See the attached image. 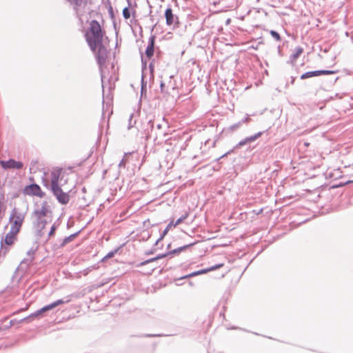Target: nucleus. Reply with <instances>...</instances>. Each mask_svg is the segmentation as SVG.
Here are the masks:
<instances>
[{
	"instance_id": "473e14b6",
	"label": "nucleus",
	"mask_w": 353,
	"mask_h": 353,
	"mask_svg": "<svg viewBox=\"0 0 353 353\" xmlns=\"http://www.w3.org/2000/svg\"><path fill=\"white\" fill-rule=\"evenodd\" d=\"M337 72L336 70H319V74L321 75H330L336 74Z\"/></svg>"
},
{
	"instance_id": "a19ab883",
	"label": "nucleus",
	"mask_w": 353,
	"mask_h": 353,
	"mask_svg": "<svg viewBox=\"0 0 353 353\" xmlns=\"http://www.w3.org/2000/svg\"><path fill=\"white\" fill-rule=\"evenodd\" d=\"M71 4H74L76 6H80L82 4V0H67Z\"/></svg>"
},
{
	"instance_id": "20e7f679",
	"label": "nucleus",
	"mask_w": 353,
	"mask_h": 353,
	"mask_svg": "<svg viewBox=\"0 0 353 353\" xmlns=\"http://www.w3.org/2000/svg\"><path fill=\"white\" fill-rule=\"evenodd\" d=\"M154 129V119L153 115H147L141 121V130L145 135L147 140L154 137L153 131Z\"/></svg>"
},
{
	"instance_id": "9b49d317",
	"label": "nucleus",
	"mask_w": 353,
	"mask_h": 353,
	"mask_svg": "<svg viewBox=\"0 0 353 353\" xmlns=\"http://www.w3.org/2000/svg\"><path fill=\"white\" fill-rule=\"evenodd\" d=\"M156 35L151 34L148 39V46L145 54L148 59H150L154 54Z\"/></svg>"
},
{
	"instance_id": "7c9ffc66",
	"label": "nucleus",
	"mask_w": 353,
	"mask_h": 353,
	"mask_svg": "<svg viewBox=\"0 0 353 353\" xmlns=\"http://www.w3.org/2000/svg\"><path fill=\"white\" fill-rule=\"evenodd\" d=\"M270 34L276 41H281V37L277 31L271 30L270 31Z\"/></svg>"
},
{
	"instance_id": "4c0bfd02",
	"label": "nucleus",
	"mask_w": 353,
	"mask_h": 353,
	"mask_svg": "<svg viewBox=\"0 0 353 353\" xmlns=\"http://www.w3.org/2000/svg\"><path fill=\"white\" fill-rule=\"evenodd\" d=\"M165 336V335L163 334H145L143 335L142 336L152 338V337H161V336Z\"/></svg>"
},
{
	"instance_id": "a18cd8bd",
	"label": "nucleus",
	"mask_w": 353,
	"mask_h": 353,
	"mask_svg": "<svg viewBox=\"0 0 353 353\" xmlns=\"http://www.w3.org/2000/svg\"><path fill=\"white\" fill-rule=\"evenodd\" d=\"M352 182V181H347L345 183H339V184L334 185L332 187L333 188L341 187V186H343V185H344L345 184H348V183H350Z\"/></svg>"
},
{
	"instance_id": "6e6552de",
	"label": "nucleus",
	"mask_w": 353,
	"mask_h": 353,
	"mask_svg": "<svg viewBox=\"0 0 353 353\" xmlns=\"http://www.w3.org/2000/svg\"><path fill=\"white\" fill-rule=\"evenodd\" d=\"M165 23L167 26H174V28L179 27V21L177 15L173 13L171 6L169 5L164 12Z\"/></svg>"
},
{
	"instance_id": "a211bd4d",
	"label": "nucleus",
	"mask_w": 353,
	"mask_h": 353,
	"mask_svg": "<svg viewBox=\"0 0 353 353\" xmlns=\"http://www.w3.org/2000/svg\"><path fill=\"white\" fill-rule=\"evenodd\" d=\"M59 176H60V172H52L51 174V184L50 190L53 189L54 188L59 187Z\"/></svg>"
},
{
	"instance_id": "79ce46f5",
	"label": "nucleus",
	"mask_w": 353,
	"mask_h": 353,
	"mask_svg": "<svg viewBox=\"0 0 353 353\" xmlns=\"http://www.w3.org/2000/svg\"><path fill=\"white\" fill-rule=\"evenodd\" d=\"M250 121H251V118H250V115L249 114H246V116L241 120V123H242V124L243 123H248Z\"/></svg>"
},
{
	"instance_id": "f704fd0d",
	"label": "nucleus",
	"mask_w": 353,
	"mask_h": 353,
	"mask_svg": "<svg viewBox=\"0 0 353 353\" xmlns=\"http://www.w3.org/2000/svg\"><path fill=\"white\" fill-rule=\"evenodd\" d=\"M141 71L142 74H144V72L147 70V61L143 58V54H141Z\"/></svg>"
},
{
	"instance_id": "2f4dec72",
	"label": "nucleus",
	"mask_w": 353,
	"mask_h": 353,
	"mask_svg": "<svg viewBox=\"0 0 353 353\" xmlns=\"http://www.w3.org/2000/svg\"><path fill=\"white\" fill-rule=\"evenodd\" d=\"M223 266V263H218V264L212 265V266H211L210 268H205V270L206 271V273H208L209 272L214 271V270H216L217 269H219L220 268H221Z\"/></svg>"
},
{
	"instance_id": "72a5a7b5",
	"label": "nucleus",
	"mask_w": 353,
	"mask_h": 353,
	"mask_svg": "<svg viewBox=\"0 0 353 353\" xmlns=\"http://www.w3.org/2000/svg\"><path fill=\"white\" fill-rule=\"evenodd\" d=\"M157 259H155V256L154 257H152V258H150L149 259H147V260H145L139 263H138L137 265V267H141V266H143V265H145L150 263H152V262H154V261H156Z\"/></svg>"
},
{
	"instance_id": "6ab92c4d",
	"label": "nucleus",
	"mask_w": 353,
	"mask_h": 353,
	"mask_svg": "<svg viewBox=\"0 0 353 353\" xmlns=\"http://www.w3.org/2000/svg\"><path fill=\"white\" fill-rule=\"evenodd\" d=\"M125 245V243L120 245L119 247L116 248L113 250L110 251L105 256H103L101 259V262H105L109 259L112 258L117 253H118Z\"/></svg>"
},
{
	"instance_id": "58836bf2",
	"label": "nucleus",
	"mask_w": 353,
	"mask_h": 353,
	"mask_svg": "<svg viewBox=\"0 0 353 353\" xmlns=\"http://www.w3.org/2000/svg\"><path fill=\"white\" fill-rule=\"evenodd\" d=\"M170 256V253H169V251L165 252V253H163V254H159L158 255H157L155 256V259L159 260V259H163L166 256Z\"/></svg>"
},
{
	"instance_id": "ea45409f",
	"label": "nucleus",
	"mask_w": 353,
	"mask_h": 353,
	"mask_svg": "<svg viewBox=\"0 0 353 353\" xmlns=\"http://www.w3.org/2000/svg\"><path fill=\"white\" fill-rule=\"evenodd\" d=\"M141 88H147V81L145 80V74H141Z\"/></svg>"
},
{
	"instance_id": "c9c22d12",
	"label": "nucleus",
	"mask_w": 353,
	"mask_h": 353,
	"mask_svg": "<svg viewBox=\"0 0 353 353\" xmlns=\"http://www.w3.org/2000/svg\"><path fill=\"white\" fill-rule=\"evenodd\" d=\"M133 117H134V114L132 113L130 114L129 120H128V129H131L132 127L134 126V125L136 123V120L133 121Z\"/></svg>"
},
{
	"instance_id": "aec40b11",
	"label": "nucleus",
	"mask_w": 353,
	"mask_h": 353,
	"mask_svg": "<svg viewBox=\"0 0 353 353\" xmlns=\"http://www.w3.org/2000/svg\"><path fill=\"white\" fill-rule=\"evenodd\" d=\"M107 112L108 114V119H109L110 115L112 114V103H110V102L105 103L103 99V100L102 117H103Z\"/></svg>"
},
{
	"instance_id": "c85d7f7f",
	"label": "nucleus",
	"mask_w": 353,
	"mask_h": 353,
	"mask_svg": "<svg viewBox=\"0 0 353 353\" xmlns=\"http://www.w3.org/2000/svg\"><path fill=\"white\" fill-rule=\"evenodd\" d=\"M57 228H58V225H56L55 223L51 226L50 230L48 234V239L46 240V242H47L51 236H53L55 234V232L57 230Z\"/></svg>"
},
{
	"instance_id": "412c9836",
	"label": "nucleus",
	"mask_w": 353,
	"mask_h": 353,
	"mask_svg": "<svg viewBox=\"0 0 353 353\" xmlns=\"http://www.w3.org/2000/svg\"><path fill=\"white\" fill-rule=\"evenodd\" d=\"M47 223L48 222L46 219L43 218H36V221H34L33 225L35 228L44 229Z\"/></svg>"
},
{
	"instance_id": "cd10ccee",
	"label": "nucleus",
	"mask_w": 353,
	"mask_h": 353,
	"mask_svg": "<svg viewBox=\"0 0 353 353\" xmlns=\"http://www.w3.org/2000/svg\"><path fill=\"white\" fill-rule=\"evenodd\" d=\"M174 226V220L172 219L170 222L167 225L165 228L161 233V239H163L164 237L167 235L170 228Z\"/></svg>"
},
{
	"instance_id": "774afa93",
	"label": "nucleus",
	"mask_w": 353,
	"mask_h": 353,
	"mask_svg": "<svg viewBox=\"0 0 353 353\" xmlns=\"http://www.w3.org/2000/svg\"><path fill=\"white\" fill-rule=\"evenodd\" d=\"M338 79H339V77H336V78L334 79V82H336Z\"/></svg>"
},
{
	"instance_id": "49530a36",
	"label": "nucleus",
	"mask_w": 353,
	"mask_h": 353,
	"mask_svg": "<svg viewBox=\"0 0 353 353\" xmlns=\"http://www.w3.org/2000/svg\"><path fill=\"white\" fill-rule=\"evenodd\" d=\"M149 69H150V72L151 74L153 76V72H154V64H153L152 62H151L149 64Z\"/></svg>"
},
{
	"instance_id": "4be33fe9",
	"label": "nucleus",
	"mask_w": 353,
	"mask_h": 353,
	"mask_svg": "<svg viewBox=\"0 0 353 353\" xmlns=\"http://www.w3.org/2000/svg\"><path fill=\"white\" fill-rule=\"evenodd\" d=\"M320 76L319 74V70H313V71H308L306 72L301 75V79H306L314 77H319Z\"/></svg>"
},
{
	"instance_id": "a878e982",
	"label": "nucleus",
	"mask_w": 353,
	"mask_h": 353,
	"mask_svg": "<svg viewBox=\"0 0 353 353\" xmlns=\"http://www.w3.org/2000/svg\"><path fill=\"white\" fill-rule=\"evenodd\" d=\"M128 6L123 9V17L125 19H128L131 16L130 6H131V1L127 0Z\"/></svg>"
},
{
	"instance_id": "3c124183",
	"label": "nucleus",
	"mask_w": 353,
	"mask_h": 353,
	"mask_svg": "<svg viewBox=\"0 0 353 353\" xmlns=\"http://www.w3.org/2000/svg\"><path fill=\"white\" fill-rule=\"evenodd\" d=\"M256 214L259 215L263 212V208L259 209V210H254L253 211Z\"/></svg>"
},
{
	"instance_id": "69168bd1",
	"label": "nucleus",
	"mask_w": 353,
	"mask_h": 353,
	"mask_svg": "<svg viewBox=\"0 0 353 353\" xmlns=\"http://www.w3.org/2000/svg\"><path fill=\"white\" fill-rule=\"evenodd\" d=\"M220 315H224V312H220Z\"/></svg>"
},
{
	"instance_id": "ddd939ff",
	"label": "nucleus",
	"mask_w": 353,
	"mask_h": 353,
	"mask_svg": "<svg viewBox=\"0 0 353 353\" xmlns=\"http://www.w3.org/2000/svg\"><path fill=\"white\" fill-rule=\"evenodd\" d=\"M49 212L48 208V202L43 201L41 205V209H37L34 210L32 212V215L34 216L36 218H43L46 216Z\"/></svg>"
},
{
	"instance_id": "e2e57ef3",
	"label": "nucleus",
	"mask_w": 353,
	"mask_h": 353,
	"mask_svg": "<svg viewBox=\"0 0 353 353\" xmlns=\"http://www.w3.org/2000/svg\"><path fill=\"white\" fill-rule=\"evenodd\" d=\"M177 285H181L182 283H181V281H179V283H176Z\"/></svg>"
},
{
	"instance_id": "c03bdc74",
	"label": "nucleus",
	"mask_w": 353,
	"mask_h": 353,
	"mask_svg": "<svg viewBox=\"0 0 353 353\" xmlns=\"http://www.w3.org/2000/svg\"><path fill=\"white\" fill-rule=\"evenodd\" d=\"M147 93V88H141V99L145 97Z\"/></svg>"
},
{
	"instance_id": "09e8293b",
	"label": "nucleus",
	"mask_w": 353,
	"mask_h": 353,
	"mask_svg": "<svg viewBox=\"0 0 353 353\" xmlns=\"http://www.w3.org/2000/svg\"><path fill=\"white\" fill-rule=\"evenodd\" d=\"M155 251H156V249H154V248L151 249V250H150L147 251V252H145V254H146V255L152 254H153Z\"/></svg>"
},
{
	"instance_id": "4d7b16f0",
	"label": "nucleus",
	"mask_w": 353,
	"mask_h": 353,
	"mask_svg": "<svg viewBox=\"0 0 353 353\" xmlns=\"http://www.w3.org/2000/svg\"><path fill=\"white\" fill-rule=\"evenodd\" d=\"M123 165H124V160H123V159H122V160L120 161V163H119V167H121V166H123Z\"/></svg>"
},
{
	"instance_id": "8fccbe9b",
	"label": "nucleus",
	"mask_w": 353,
	"mask_h": 353,
	"mask_svg": "<svg viewBox=\"0 0 353 353\" xmlns=\"http://www.w3.org/2000/svg\"><path fill=\"white\" fill-rule=\"evenodd\" d=\"M14 320L10 321L9 324L6 326V329H8V328L11 327L14 325Z\"/></svg>"
},
{
	"instance_id": "dca6fc26",
	"label": "nucleus",
	"mask_w": 353,
	"mask_h": 353,
	"mask_svg": "<svg viewBox=\"0 0 353 353\" xmlns=\"http://www.w3.org/2000/svg\"><path fill=\"white\" fill-rule=\"evenodd\" d=\"M108 14H109L110 18L113 21V27H114V29L115 30L116 37H117L119 32L117 30V24H116V22H115V16H114L113 8H112V6L111 5V3H110V0H108Z\"/></svg>"
},
{
	"instance_id": "6e6d98bb",
	"label": "nucleus",
	"mask_w": 353,
	"mask_h": 353,
	"mask_svg": "<svg viewBox=\"0 0 353 353\" xmlns=\"http://www.w3.org/2000/svg\"><path fill=\"white\" fill-rule=\"evenodd\" d=\"M335 98L341 99L342 98V95L341 94L336 93L335 94Z\"/></svg>"
},
{
	"instance_id": "0eeeda50",
	"label": "nucleus",
	"mask_w": 353,
	"mask_h": 353,
	"mask_svg": "<svg viewBox=\"0 0 353 353\" xmlns=\"http://www.w3.org/2000/svg\"><path fill=\"white\" fill-rule=\"evenodd\" d=\"M52 194L61 205H66L70 201L69 192H63L61 186L51 189Z\"/></svg>"
},
{
	"instance_id": "b1692460",
	"label": "nucleus",
	"mask_w": 353,
	"mask_h": 353,
	"mask_svg": "<svg viewBox=\"0 0 353 353\" xmlns=\"http://www.w3.org/2000/svg\"><path fill=\"white\" fill-rule=\"evenodd\" d=\"M39 245H36L35 247L32 246L28 252L27 255L30 256V263L29 265H32V261L34 259V255L37 251L38 250Z\"/></svg>"
},
{
	"instance_id": "5fc2aeb1",
	"label": "nucleus",
	"mask_w": 353,
	"mask_h": 353,
	"mask_svg": "<svg viewBox=\"0 0 353 353\" xmlns=\"http://www.w3.org/2000/svg\"><path fill=\"white\" fill-rule=\"evenodd\" d=\"M19 269V266H18V267L17 268V269L15 270V271H14V274H13V276H12V279H14V277L15 276V275H16L17 272H18Z\"/></svg>"
},
{
	"instance_id": "603ef678",
	"label": "nucleus",
	"mask_w": 353,
	"mask_h": 353,
	"mask_svg": "<svg viewBox=\"0 0 353 353\" xmlns=\"http://www.w3.org/2000/svg\"><path fill=\"white\" fill-rule=\"evenodd\" d=\"M277 49H278V54H279V55L280 57H282V56H283V53H282V50H281V46H278V48H277Z\"/></svg>"
},
{
	"instance_id": "052dcab7",
	"label": "nucleus",
	"mask_w": 353,
	"mask_h": 353,
	"mask_svg": "<svg viewBox=\"0 0 353 353\" xmlns=\"http://www.w3.org/2000/svg\"><path fill=\"white\" fill-rule=\"evenodd\" d=\"M171 247V243H170L169 244H168L167 245V249H170Z\"/></svg>"
},
{
	"instance_id": "4468645a",
	"label": "nucleus",
	"mask_w": 353,
	"mask_h": 353,
	"mask_svg": "<svg viewBox=\"0 0 353 353\" xmlns=\"http://www.w3.org/2000/svg\"><path fill=\"white\" fill-rule=\"evenodd\" d=\"M197 241H195L194 242H192V243H190L188 244H185V245H183L182 246H180L177 248H175L174 250H170L169 251V253L170 254V256H173V255H177V254H179L181 252H183V251H185L187 249L194 246V245H196L197 243Z\"/></svg>"
},
{
	"instance_id": "1a4fd4ad",
	"label": "nucleus",
	"mask_w": 353,
	"mask_h": 353,
	"mask_svg": "<svg viewBox=\"0 0 353 353\" xmlns=\"http://www.w3.org/2000/svg\"><path fill=\"white\" fill-rule=\"evenodd\" d=\"M0 165L5 170L9 169L21 170L23 168V163L21 161H16L14 159H9L7 161L0 160Z\"/></svg>"
},
{
	"instance_id": "37998d69",
	"label": "nucleus",
	"mask_w": 353,
	"mask_h": 353,
	"mask_svg": "<svg viewBox=\"0 0 353 353\" xmlns=\"http://www.w3.org/2000/svg\"><path fill=\"white\" fill-rule=\"evenodd\" d=\"M29 263H30V259H23L21 263H20V265H23V264H26L28 268H29L31 265H29Z\"/></svg>"
},
{
	"instance_id": "bf43d9fd",
	"label": "nucleus",
	"mask_w": 353,
	"mask_h": 353,
	"mask_svg": "<svg viewBox=\"0 0 353 353\" xmlns=\"http://www.w3.org/2000/svg\"><path fill=\"white\" fill-rule=\"evenodd\" d=\"M172 1L174 2L175 3V5L176 6H178V2H177V0H172Z\"/></svg>"
},
{
	"instance_id": "bb28decb",
	"label": "nucleus",
	"mask_w": 353,
	"mask_h": 353,
	"mask_svg": "<svg viewBox=\"0 0 353 353\" xmlns=\"http://www.w3.org/2000/svg\"><path fill=\"white\" fill-rule=\"evenodd\" d=\"M156 131H155V133L154 134V137L152 138H154V141L156 142L157 138L159 136H161V135H165V133L161 131V128H162V125L161 123H158L156 125Z\"/></svg>"
},
{
	"instance_id": "39448f33",
	"label": "nucleus",
	"mask_w": 353,
	"mask_h": 353,
	"mask_svg": "<svg viewBox=\"0 0 353 353\" xmlns=\"http://www.w3.org/2000/svg\"><path fill=\"white\" fill-rule=\"evenodd\" d=\"M18 233L10 230L8 233L6 234L4 237H2L0 242L1 250H3V254L5 256L6 253L8 252V248L6 247H3V244L7 246H10L14 244V241L17 239Z\"/></svg>"
},
{
	"instance_id": "13d9d810",
	"label": "nucleus",
	"mask_w": 353,
	"mask_h": 353,
	"mask_svg": "<svg viewBox=\"0 0 353 353\" xmlns=\"http://www.w3.org/2000/svg\"><path fill=\"white\" fill-rule=\"evenodd\" d=\"M294 81H295V77H291L290 83L293 84L294 83Z\"/></svg>"
},
{
	"instance_id": "f3484780",
	"label": "nucleus",
	"mask_w": 353,
	"mask_h": 353,
	"mask_svg": "<svg viewBox=\"0 0 353 353\" xmlns=\"http://www.w3.org/2000/svg\"><path fill=\"white\" fill-rule=\"evenodd\" d=\"M81 230H79V231L69 235L68 236H65L64 239H63L61 240L59 247L63 248L66 244L72 241L76 237H77L79 236V234L81 233Z\"/></svg>"
},
{
	"instance_id": "0e129e2a",
	"label": "nucleus",
	"mask_w": 353,
	"mask_h": 353,
	"mask_svg": "<svg viewBox=\"0 0 353 353\" xmlns=\"http://www.w3.org/2000/svg\"><path fill=\"white\" fill-rule=\"evenodd\" d=\"M177 285H181L182 283H181V281H179V283H176Z\"/></svg>"
},
{
	"instance_id": "de8ad7c7",
	"label": "nucleus",
	"mask_w": 353,
	"mask_h": 353,
	"mask_svg": "<svg viewBox=\"0 0 353 353\" xmlns=\"http://www.w3.org/2000/svg\"><path fill=\"white\" fill-rule=\"evenodd\" d=\"M165 88V83L161 81V83H160V89H161V92L163 93L164 92L163 89Z\"/></svg>"
},
{
	"instance_id": "c756f323",
	"label": "nucleus",
	"mask_w": 353,
	"mask_h": 353,
	"mask_svg": "<svg viewBox=\"0 0 353 353\" xmlns=\"http://www.w3.org/2000/svg\"><path fill=\"white\" fill-rule=\"evenodd\" d=\"M189 213L185 212L184 214H183L181 216H180L175 222H174V227H176V225L181 224L182 222H183L188 216Z\"/></svg>"
},
{
	"instance_id": "864d4df0",
	"label": "nucleus",
	"mask_w": 353,
	"mask_h": 353,
	"mask_svg": "<svg viewBox=\"0 0 353 353\" xmlns=\"http://www.w3.org/2000/svg\"><path fill=\"white\" fill-rule=\"evenodd\" d=\"M163 239H161V236L159 237V239L156 241V242L154 243V246H157L158 245V244L159 243L160 241H161Z\"/></svg>"
},
{
	"instance_id": "f03ea898",
	"label": "nucleus",
	"mask_w": 353,
	"mask_h": 353,
	"mask_svg": "<svg viewBox=\"0 0 353 353\" xmlns=\"http://www.w3.org/2000/svg\"><path fill=\"white\" fill-rule=\"evenodd\" d=\"M25 214L19 213L16 208L11 211L9 221L11 223L10 230L19 233L24 221Z\"/></svg>"
},
{
	"instance_id": "338daca9",
	"label": "nucleus",
	"mask_w": 353,
	"mask_h": 353,
	"mask_svg": "<svg viewBox=\"0 0 353 353\" xmlns=\"http://www.w3.org/2000/svg\"><path fill=\"white\" fill-rule=\"evenodd\" d=\"M189 284H190V285H193V283H192V281H190V282H189Z\"/></svg>"
},
{
	"instance_id": "423d86ee",
	"label": "nucleus",
	"mask_w": 353,
	"mask_h": 353,
	"mask_svg": "<svg viewBox=\"0 0 353 353\" xmlns=\"http://www.w3.org/2000/svg\"><path fill=\"white\" fill-rule=\"evenodd\" d=\"M23 193L26 195L37 196L39 198H43L46 196V193L42 191L41 187L36 183L26 185Z\"/></svg>"
},
{
	"instance_id": "680f3d73",
	"label": "nucleus",
	"mask_w": 353,
	"mask_h": 353,
	"mask_svg": "<svg viewBox=\"0 0 353 353\" xmlns=\"http://www.w3.org/2000/svg\"><path fill=\"white\" fill-rule=\"evenodd\" d=\"M70 226V224H69V223H67V228H69Z\"/></svg>"
},
{
	"instance_id": "9d476101",
	"label": "nucleus",
	"mask_w": 353,
	"mask_h": 353,
	"mask_svg": "<svg viewBox=\"0 0 353 353\" xmlns=\"http://www.w3.org/2000/svg\"><path fill=\"white\" fill-rule=\"evenodd\" d=\"M52 310V306L50 305V304H48L43 307H42L41 308H40L39 310L35 311L34 312L30 314L29 316L22 319L21 320V322L23 321H29V320L30 319H32V318H36V317H39V316H43V314L48 311H50Z\"/></svg>"
},
{
	"instance_id": "e433bc0d",
	"label": "nucleus",
	"mask_w": 353,
	"mask_h": 353,
	"mask_svg": "<svg viewBox=\"0 0 353 353\" xmlns=\"http://www.w3.org/2000/svg\"><path fill=\"white\" fill-rule=\"evenodd\" d=\"M35 229H36L35 236L37 237V239L39 240L44 234L43 229H41V228H35Z\"/></svg>"
},
{
	"instance_id": "5701e85b",
	"label": "nucleus",
	"mask_w": 353,
	"mask_h": 353,
	"mask_svg": "<svg viewBox=\"0 0 353 353\" xmlns=\"http://www.w3.org/2000/svg\"><path fill=\"white\" fill-rule=\"evenodd\" d=\"M70 301V296H68L65 298V299H58V300L51 303L50 305L52 306V308L54 309L60 305H62L63 303H68Z\"/></svg>"
},
{
	"instance_id": "7ed1b4c3",
	"label": "nucleus",
	"mask_w": 353,
	"mask_h": 353,
	"mask_svg": "<svg viewBox=\"0 0 353 353\" xmlns=\"http://www.w3.org/2000/svg\"><path fill=\"white\" fill-rule=\"evenodd\" d=\"M263 133H264V131H260V132H258L257 133H255L253 135H251V136L244 138L243 139L241 140L237 144H236L232 149L228 151L227 152H225V154L221 155L220 157L217 158L216 159V161H219L221 159L227 157L228 154L233 152L235 150H237L248 143H251L255 141L256 139H258L259 137H261L263 134Z\"/></svg>"
},
{
	"instance_id": "f257e3e1",
	"label": "nucleus",
	"mask_w": 353,
	"mask_h": 353,
	"mask_svg": "<svg viewBox=\"0 0 353 353\" xmlns=\"http://www.w3.org/2000/svg\"><path fill=\"white\" fill-rule=\"evenodd\" d=\"M104 34L105 31L103 30L99 22L96 19H92L90 21V28L85 33L86 42L92 52L95 54L96 61L100 70L103 94H104L105 76L102 68L107 59V49L103 43Z\"/></svg>"
},
{
	"instance_id": "f8f14e48",
	"label": "nucleus",
	"mask_w": 353,
	"mask_h": 353,
	"mask_svg": "<svg viewBox=\"0 0 353 353\" xmlns=\"http://www.w3.org/2000/svg\"><path fill=\"white\" fill-rule=\"evenodd\" d=\"M304 50L301 46H297L294 49V52L290 56L289 59L287 61L288 64H290L292 66L295 65L296 60L303 54Z\"/></svg>"
},
{
	"instance_id": "2eb2a0df",
	"label": "nucleus",
	"mask_w": 353,
	"mask_h": 353,
	"mask_svg": "<svg viewBox=\"0 0 353 353\" xmlns=\"http://www.w3.org/2000/svg\"><path fill=\"white\" fill-rule=\"evenodd\" d=\"M206 274V271L205 270V268L204 269H201L199 270H197V271H194L190 274H185V275H183L179 278H177V279H175L174 281H181V280H183V279H190V278H192V277H194V276H199V275H201V274Z\"/></svg>"
},
{
	"instance_id": "393cba45",
	"label": "nucleus",
	"mask_w": 353,
	"mask_h": 353,
	"mask_svg": "<svg viewBox=\"0 0 353 353\" xmlns=\"http://www.w3.org/2000/svg\"><path fill=\"white\" fill-rule=\"evenodd\" d=\"M241 125H242V123H241V121H239V122L231 125L228 128H225L223 130V132H225L226 133L227 132L231 133V132L236 130L237 129H239L241 126Z\"/></svg>"
}]
</instances>
